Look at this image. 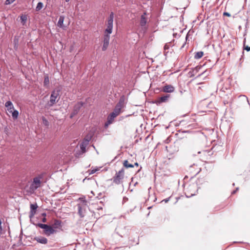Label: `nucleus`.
Instances as JSON below:
<instances>
[{"mask_svg": "<svg viewBox=\"0 0 250 250\" xmlns=\"http://www.w3.org/2000/svg\"><path fill=\"white\" fill-rule=\"evenodd\" d=\"M75 115H73V111H72V112L71 113V114L70 115V118H72Z\"/></svg>", "mask_w": 250, "mask_h": 250, "instance_id": "obj_45", "label": "nucleus"}, {"mask_svg": "<svg viewBox=\"0 0 250 250\" xmlns=\"http://www.w3.org/2000/svg\"><path fill=\"white\" fill-rule=\"evenodd\" d=\"M91 139V136H86L83 141H86L87 142V144H89V142L90 141Z\"/></svg>", "mask_w": 250, "mask_h": 250, "instance_id": "obj_28", "label": "nucleus"}, {"mask_svg": "<svg viewBox=\"0 0 250 250\" xmlns=\"http://www.w3.org/2000/svg\"><path fill=\"white\" fill-rule=\"evenodd\" d=\"M43 5V4L42 2H38V3L37 4V5L36 7V10L37 11H39L41 10L42 8Z\"/></svg>", "mask_w": 250, "mask_h": 250, "instance_id": "obj_24", "label": "nucleus"}, {"mask_svg": "<svg viewBox=\"0 0 250 250\" xmlns=\"http://www.w3.org/2000/svg\"><path fill=\"white\" fill-rule=\"evenodd\" d=\"M34 240L37 241L38 243H40L42 244H46L48 242V240L47 238L42 236L35 237L34 238Z\"/></svg>", "mask_w": 250, "mask_h": 250, "instance_id": "obj_13", "label": "nucleus"}, {"mask_svg": "<svg viewBox=\"0 0 250 250\" xmlns=\"http://www.w3.org/2000/svg\"><path fill=\"white\" fill-rule=\"evenodd\" d=\"M119 115L113 111L107 117V120H108L109 123H112L114 118L116 117Z\"/></svg>", "mask_w": 250, "mask_h": 250, "instance_id": "obj_14", "label": "nucleus"}, {"mask_svg": "<svg viewBox=\"0 0 250 250\" xmlns=\"http://www.w3.org/2000/svg\"><path fill=\"white\" fill-rule=\"evenodd\" d=\"M174 90L175 88L172 85L166 84L163 87L162 91L166 93H172Z\"/></svg>", "mask_w": 250, "mask_h": 250, "instance_id": "obj_10", "label": "nucleus"}, {"mask_svg": "<svg viewBox=\"0 0 250 250\" xmlns=\"http://www.w3.org/2000/svg\"><path fill=\"white\" fill-rule=\"evenodd\" d=\"M203 73H201V74H200L198 75L197 76V77H200V76L203 74Z\"/></svg>", "mask_w": 250, "mask_h": 250, "instance_id": "obj_48", "label": "nucleus"}, {"mask_svg": "<svg viewBox=\"0 0 250 250\" xmlns=\"http://www.w3.org/2000/svg\"><path fill=\"white\" fill-rule=\"evenodd\" d=\"M134 165L136 166H138L139 165H138V163L136 162L134 164Z\"/></svg>", "mask_w": 250, "mask_h": 250, "instance_id": "obj_47", "label": "nucleus"}, {"mask_svg": "<svg viewBox=\"0 0 250 250\" xmlns=\"http://www.w3.org/2000/svg\"><path fill=\"white\" fill-rule=\"evenodd\" d=\"M111 123H109L108 120L107 121V122L104 124V127L105 128L107 127L109 125H110Z\"/></svg>", "mask_w": 250, "mask_h": 250, "instance_id": "obj_34", "label": "nucleus"}, {"mask_svg": "<svg viewBox=\"0 0 250 250\" xmlns=\"http://www.w3.org/2000/svg\"><path fill=\"white\" fill-rule=\"evenodd\" d=\"M164 50H166L167 49H168L169 48V45H167V44H165V45L164 46Z\"/></svg>", "mask_w": 250, "mask_h": 250, "instance_id": "obj_36", "label": "nucleus"}, {"mask_svg": "<svg viewBox=\"0 0 250 250\" xmlns=\"http://www.w3.org/2000/svg\"><path fill=\"white\" fill-rule=\"evenodd\" d=\"M170 98V95L167 94L165 95H164L158 99V102L159 103H165L168 101L169 98Z\"/></svg>", "mask_w": 250, "mask_h": 250, "instance_id": "obj_15", "label": "nucleus"}, {"mask_svg": "<svg viewBox=\"0 0 250 250\" xmlns=\"http://www.w3.org/2000/svg\"><path fill=\"white\" fill-rule=\"evenodd\" d=\"M123 165L126 168H131L134 167V165L129 164L127 160H125L123 163Z\"/></svg>", "mask_w": 250, "mask_h": 250, "instance_id": "obj_21", "label": "nucleus"}, {"mask_svg": "<svg viewBox=\"0 0 250 250\" xmlns=\"http://www.w3.org/2000/svg\"><path fill=\"white\" fill-rule=\"evenodd\" d=\"M38 208V206L36 204H31L30 205V211H33L34 213L36 212V209Z\"/></svg>", "mask_w": 250, "mask_h": 250, "instance_id": "obj_23", "label": "nucleus"}, {"mask_svg": "<svg viewBox=\"0 0 250 250\" xmlns=\"http://www.w3.org/2000/svg\"><path fill=\"white\" fill-rule=\"evenodd\" d=\"M88 145L87 144V142L86 141H83L82 143H81L80 146L81 150L82 151V152L83 153H85L86 152V147Z\"/></svg>", "mask_w": 250, "mask_h": 250, "instance_id": "obj_16", "label": "nucleus"}, {"mask_svg": "<svg viewBox=\"0 0 250 250\" xmlns=\"http://www.w3.org/2000/svg\"><path fill=\"white\" fill-rule=\"evenodd\" d=\"M238 190V188H237L235 190H233L232 192V194H234Z\"/></svg>", "mask_w": 250, "mask_h": 250, "instance_id": "obj_42", "label": "nucleus"}, {"mask_svg": "<svg viewBox=\"0 0 250 250\" xmlns=\"http://www.w3.org/2000/svg\"><path fill=\"white\" fill-rule=\"evenodd\" d=\"M36 226L41 229H44V233L47 235H50V234L54 233L55 231L54 229L51 226L46 224L38 223Z\"/></svg>", "mask_w": 250, "mask_h": 250, "instance_id": "obj_5", "label": "nucleus"}, {"mask_svg": "<svg viewBox=\"0 0 250 250\" xmlns=\"http://www.w3.org/2000/svg\"><path fill=\"white\" fill-rule=\"evenodd\" d=\"M185 44V43H184V44L182 45V46L181 47V48H183V47H184Z\"/></svg>", "mask_w": 250, "mask_h": 250, "instance_id": "obj_49", "label": "nucleus"}, {"mask_svg": "<svg viewBox=\"0 0 250 250\" xmlns=\"http://www.w3.org/2000/svg\"><path fill=\"white\" fill-rule=\"evenodd\" d=\"M59 90L54 89L51 92V94L50 97V100L47 104V106L48 107H50L52 106L54 104H55L58 102L59 99Z\"/></svg>", "mask_w": 250, "mask_h": 250, "instance_id": "obj_3", "label": "nucleus"}, {"mask_svg": "<svg viewBox=\"0 0 250 250\" xmlns=\"http://www.w3.org/2000/svg\"><path fill=\"white\" fill-rule=\"evenodd\" d=\"M243 97L244 98H246V99L247 101L248 102V104H249V100H248V98H247V97L245 96H243Z\"/></svg>", "mask_w": 250, "mask_h": 250, "instance_id": "obj_44", "label": "nucleus"}, {"mask_svg": "<svg viewBox=\"0 0 250 250\" xmlns=\"http://www.w3.org/2000/svg\"><path fill=\"white\" fill-rule=\"evenodd\" d=\"M188 35H187V36H186V40H188Z\"/></svg>", "mask_w": 250, "mask_h": 250, "instance_id": "obj_51", "label": "nucleus"}, {"mask_svg": "<svg viewBox=\"0 0 250 250\" xmlns=\"http://www.w3.org/2000/svg\"><path fill=\"white\" fill-rule=\"evenodd\" d=\"M42 120L43 124L45 126L49 125V122L43 116L42 117Z\"/></svg>", "mask_w": 250, "mask_h": 250, "instance_id": "obj_25", "label": "nucleus"}, {"mask_svg": "<svg viewBox=\"0 0 250 250\" xmlns=\"http://www.w3.org/2000/svg\"><path fill=\"white\" fill-rule=\"evenodd\" d=\"M170 197L167 198L164 200H163V201L165 202V203H167L169 200Z\"/></svg>", "mask_w": 250, "mask_h": 250, "instance_id": "obj_38", "label": "nucleus"}, {"mask_svg": "<svg viewBox=\"0 0 250 250\" xmlns=\"http://www.w3.org/2000/svg\"><path fill=\"white\" fill-rule=\"evenodd\" d=\"M204 53L202 51H199L196 53L194 56L195 59H199L203 56Z\"/></svg>", "mask_w": 250, "mask_h": 250, "instance_id": "obj_20", "label": "nucleus"}, {"mask_svg": "<svg viewBox=\"0 0 250 250\" xmlns=\"http://www.w3.org/2000/svg\"><path fill=\"white\" fill-rule=\"evenodd\" d=\"M7 110L9 112L12 113V112L14 110V106H13V107H10L7 108Z\"/></svg>", "mask_w": 250, "mask_h": 250, "instance_id": "obj_31", "label": "nucleus"}, {"mask_svg": "<svg viewBox=\"0 0 250 250\" xmlns=\"http://www.w3.org/2000/svg\"><path fill=\"white\" fill-rule=\"evenodd\" d=\"M125 171L124 168H122L118 172H116L115 176L113 177V182L116 184L119 185L121 183L122 180L124 177Z\"/></svg>", "mask_w": 250, "mask_h": 250, "instance_id": "obj_6", "label": "nucleus"}, {"mask_svg": "<svg viewBox=\"0 0 250 250\" xmlns=\"http://www.w3.org/2000/svg\"><path fill=\"white\" fill-rule=\"evenodd\" d=\"M125 96H122L120 97L119 101L115 106L113 111L118 115H119L121 112V109L125 106Z\"/></svg>", "mask_w": 250, "mask_h": 250, "instance_id": "obj_7", "label": "nucleus"}, {"mask_svg": "<svg viewBox=\"0 0 250 250\" xmlns=\"http://www.w3.org/2000/svg\"><path fill=\"white\" fill-rule=\"evenodd\" d=\"M146 15H147V13H146V12H145L141 16L140 24L141 26L142 27L145 26L147 22V19L146 17Z\"/></svg>", "mask_w": 250, "mask_h": 250, "instance_id": "obj_11", "label": "nucleus"}, {"mask_svg": "<svg viewBox=\"0 0 250 250\" xmlns=\"http://www.w3.org/2000/svg\"><path fill=\"white\" fill-rule=\"evenodd\" d=\"M79 200H81L82 202L77 205L78 213L81 218H83L85 216L86 213V208L87 207V201L81 198H80Z\"/></svg>", "mask_w": 250, "mask_h": 250, "instance_id": "obj_2", "label": "nucleus"}, {"mask_svg": "<svg viewBox=\"0 0 250 250\" xmlns=\"http://www.w3.org/2000/svg\"><path fill=\"white\" fill-rule=\"evenodd\" d=\"M64 20V16H60L59 17V21L57 23V26L60 28H63V21Z\"/></svg>", "mask_w": 250, "mask_h": 250, "instance_id": "obj_18", "label": "nucleus"}, {"mask_svg": "<svg viewBox=\"0 0 250 250\" xmlns=\"http://www.w3.org/2000/svg\"><path fill=\"white\" fill-rule=\"evenodd\" d=\"M66 2H68L70 0H65Z\"/></svg>", "mask_w": 250, "mask_h": 250, "instance_id": "obj_50", "label": "nucleus"}, {"mask_svg": "<svg viewBox=\"0 0 250 250\" xmlns=\"http://www.w3.org/2000/svg\"><path fill=\"white\" fill-rule=\"evenodd\" d=\"M2 231V227H1V221L0 219V233H1Z\"/></svg>", "mask_w": 250, "mask_h": 250, "instance_id": "obj_39", "label": "nucleus"}, {"mask_svg": "<svg viewBox=\"0 0 250 250\" xmlns=\"http://www.w3.org/2000/svg\"><path fill=\"white\" fill-rule=\"evenodd\" d=\"M42 222L43 223H45L46 222V219L45 217L42 218Z\"/></svg>", "mask_w": 250, "mask_h": 250, "instance_id": "obj_40", "label": "nucleus"}, {"mask_svg": "<svg viewBox=\"0 0 250 250\" xmlns=\"http://www.w3.org/2000/svg\"><path fill=\"white\" fill-rule=\"evenodd\" d=\"M49 84V79L48 76L47 75L44 77L43 85L45 87H48Z\"/></svg>", "mask_w": 250, "mask_h": 250, "instance_id": "obj_19", "label": "nucleus"}, {"mask_svg": "<svg viewBox=\"0 0 250 250\" xmlns=\"http://www.w3.org/2000/svg\"><path fill=\"white\" fill-rule=\"evenodd\" d=\"M42 216H43L44 217H45L46 216V213H42Z\"/></svg>", "mask_w": 250, "mask_h": 250, "instance_id": "obj_46", "label": "nucleus"}, {"mask_svg": "<svg viewBox=\"0 0 250 250\" xmlns=\"http://www.w3.org/2000/svg\"><path fill=\"white\" fill-rule=\"evenodd\" d=\"M92 146L95 149V146H94L93 145Z\"/></svg>", "mask_w": 250, "mask_h": 250, "instance_id": "obj_52", "label": "nucleus"}, {"mask_svg": "<svg viewBox=\"0 0 250 250\" xmlns=\"http://www.w3.org/2000/svg\"><path fill=\"white\" fill-rule=\"evenodd\" d=\"M110 34H105L104 37V40H103V45L102 47V50L105 51L108 45L109 42V40H110Z\"/></svg>", "mask_w": 250, "mask_h": 250, "instance_id": "obj_8", "label": "nucleus"}, {"mask_svg": "<svg viewBox=\"0 0 250 250\" xmlns=\"http://www.w3.org/2000/svg\"><path fill=\"white\" fill-rule=\"evenodd\" d=\"M54 225L56 226H60L61 225V221L58 220H56L54 222Z\"/></svg>", "mask_w": 250, "mask_h": 250, "instance_id": "obj_30", "label": "nucleus"}, {"mask_svg": "<svg viewBox=\"0 0 250 250\" xmlns=\"http://www.w3.org/2000/svg\"><path fill=\"white\" fill-rule=\"evenodd\" d=\"M97 171V169H92V170L89 172V174H94V173H95Z\"/></svg>", "mask_w": 250, "mask_h": 250, "instance_id": "obj_33", "label": "nucleus"}, {"mask_svg": "<svg viewBox=\"0 0 250 250\" xmlns=\"http://www.w3.org/2000/svg\"><path fill=\"white\" fill-rule=\"evenodd\" d=\"M200 68V67H196L192 70H190L188 73L189 77H194L197 73Z\"/></svg>", "mask_w": 250, "mask_h": 250, "instance_id": "obj_17", "label": "nucleus"}, {"mask_svg": "<svg viewBox=\"0 0 250 250\" xmlns=\"http://www.w3.org/2000/svg\"><path fill=\"white\" fill-rule=\"evenodd\" d=\"M223 15L224 16H227L228 17H230V14L228 12H224Z\"/></svg>", "mask_w": 250, "mask_h": 250, "instance_id": "obj_35", "label": "nucleus"}, {"mask_svg": "<svg viewBox=\"0 0 250 250\" xmlns=\"http://www.w3.org/2000/svg\"><path fill=\"white\" fill-rule=\"evenodd\" d=\"M238 190V188H237L235 190H233L232 192V194H234Z\"/></svg>", "mask_w": 250, "mask_h": 250, "instance_id": "obj_43", "label": "nucleus"}, {"mask_svg": "<svg viewBox=\"0 0 250 250\" xmlns=\"http://www.w3.org/2000/svg\"><path fill=\"white\" fill-rule=\"evenodd\" d=\"M11 113L12 115V117L14 119H17L18 118L19 116V112L18 110L14 109Z\"/></svg>", "mask_w": 250, "mask_h": 250, "instance_id": "obj_22", "label": "nucleus"}, {"mask_svg": "<svg viewBox=\"0 0 250 250\" xmlns=\"http://www.w3.org/2000/svg\"><path fill=\"white\" fill-rule=\"evenodd\" d=\"M113 19L114 13L111 12L107 19V27L105 30V32L108 34H110L112 32Z\"/></svg>", "mask_w": 250, "mask_h": 250, "instance_id": "obj_4", "label": "nucleus"}, {"mask_svg": "<svg viewBox=\"0 0 250 250\" xmlns=\"http://www.w3.org/2000/svg\"><path fill=\"white\" fill-rule=\"evenodd\" d=\"M245 49L247 51H249L250 50V47L248 46H245Z\"/></svg>", "mask_w": 250, "mask_h": 250, "instance_id": "obj_37", "label": "nucleus"}, {"mask_svg": "<svg viewBox=\"0 0 250 250\" xmlns=\"http://www.w3.org/2000/svg\"><path fill=\"white\" fill-rule=\"evenodd\" d=\"M15 0H6L5 1V4L6 5H9L13 3Z\"/></svg>", "mask_w": 250, "mask_h": 250, "instance_id": "obj_29", "label": "nucleus"}, {"mask_svg": "<svg viewBox=\"0 0 250 250\" xmlns=\"http://www.w3.org/2000/svg\"><path fill=\"white\" fill-rule=\"evenodd\" d=\"M189 171L193 175H196L200 171V168L198 167L197 165L193 164V165L190 166Z\"/></svg>", "mask_w": 250, "mask_h": 250, "instance_id": "obj_9", "label": "nucleus"}, {"mask_svg": "<svg viewBox=\"0 0 250 250\" xmlns=\"http://www.w3.org/2000/svg\"><path fill=\"white\" fill-rule=\"evenodd\" d=\"M5 106L7 107H13V104L10 101H8L5 103Z\"/></svg>", "mask_w": 250, "mask_h": 250, "instance_id": "obj_26", "label": "nucleus"}, {"mask_svg": "<svg viewBox=\"0 0 250 250\" xmlns=\"http://www.w3.org/2000/svg\"><path fill=\"white\" fill-rule=\"evenodd\" d=\"M83 103L80 102L77 103L74 106L73 108V115H76L79 111L81 108L83 106Z\"/></svg>", "mask_w": 250, "mask_h": 250, "instance_id": "obj_12", "label": "nucleus"}, {"mask_svg": "<svg viewBox=\"0 0 250 250\" xmlns=\"http://www.w3.org/2000/svg\"><path fill=\"white\" fill-rule=\"evenodd\" d=\"M43 176L42 174H40L38 176L35 177L33 179V181L30 185L28 189L26 190V191L31 194L34 193L35 190L41 187V179H42Z\"/></svg>", "mask_w": 250, "mask_h": 250, "instance_id": "obj_1", "label": "nucleus"}, {"mask_svg": "<svg viewBox=\"0 0 250 250\" xmlns=\"http://www.w3.org/2000/svg\"><path fill=\"white\" fill-rule=\"evenodd\" d=\"M238 190V188H237L235 190H233L232 192V194H234Z\"/></svg>", "mask_w": 250, "mask_h": 250, "instance_id": "obj_41", "label": "nucleus"}, {"mask_svg": "<svg viewBox=\"0 0 250 250\" xmlns=\"http://www.w3.org/2000/svg\"><path fill=\"white\" fill-rule=\"evenodd\" d=\"M36 213H34L33 211H30V214H29V217L30 218H32L35 214Z\"/></svg>", "mask_w": 250, "mask_h": 250, "instance_id": "obj_32", "label": "nucleus"}, {"mask_svg": "<svg viewBox=\"0 0 250 250\" xmlns=\"http://www.w3.org/2000/svg\"><path fill=\"white\" fill-rule=\"evenodd\" d=\"M21 22H23L22 24H24L27 21V17L25 15H22L21 17Z\"/></svg>", "mask_w": 250, "mask_h": 250, "instance_id": "obj_27", "label": "nucleus"}]
</instances>
